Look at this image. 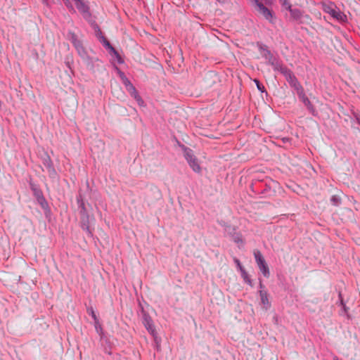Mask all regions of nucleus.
Wrapping results in <instances>:
<instances>
[{"instance_id":"1","label":"nucleus","mask_w":360,"mask_h":360,"mask_svg":"<svg viewBox=\"0 0 360 360\" xmlns=\"http://www.w3.org/2000/svg\"><path fill=\"white\" fill-rule=\"evenodd\" d=\"M259 50L262 51V56L264 58L268 64L271 65L274 70H278L283 65L275 57L266 46H260Z\"/></svg>"},{"instance_id":"2","label":"nucleus","mask_w":360,"mask_h":360,"mask_svg":"<svg viewBox=\"0 0 360 360\" xmlns=\"http://www.w3.org/2000/svg\"><path fill=\"white\" fill-rule=\"evenodd\" d=\"M278 71L285 77L290 86L296 91L302 87L292 70L286 66L283 65Z\"/></svg>"},{"instance_id":"3","label":"nucleus","mask_w":360,"mask_h":360,"mask_svg":"<svg viewBox=\"0 0 360 360\" xmlns=\"http://www.w3.org/2000/svg\"><path fill=\"white\" fill-rule=\"evenodd\" d=\"M254 256L257 264L259 270L261 271L262 274L264 275V277L269 278L270 276L269 269L261 252L258 250H255L254 251Z\"/></svg>"},{"instance_id":"4","label":"nucleus","mask_w":360,"mask_h":360,"mask_svg":"<svg viewBox=\"0 0 360 360\" xmlns=\"http://www.w3.org/2000/svg\"><path fill=\"white\" fill-rule=\"evenodd\" d=\"M184 157L193 172L196 173H200L201 172V167L198 163V159L193 155L191 149L186 148L184 150Z\"/></svg>"},{"instance_id":"5","label":"nucleus","mask_w":360,"mask_h":360,"mask_svg":"<svg viewBox=\"0 0 360 360\" xmlns=\"http://www.w3.org/2000/svg\"><path fill=\"white\" fill-rule=\"evenodd\" d=\"M254 2L257 11L259 13H261L266 20H268L270 22H272L273 15L271 11L259 0H255Z\"/></svg>"},{"instance_id":"6","label":"nucleus","mask_w":360,"mask_h":360,"mask_svg":"<svg viewBox=\"0 0 360 360\" xmlns=\"http://www.w3.org/2000/svg\"><path fill=\"white\" fill-rule=\"evenodd\" d=\"M297 94L300 98V99L302 101L304 105L307 108V109L314 114L315 109L309 99L305 95L303 87L297 91Z\"/></svg>"},{"instance_id":"7","label":"nucleus","mask_w":360,"mask_h":360,"mask_svg":"<svg viewBox=\"0 0 360 360\" xmlns=\"http://www.w3.org/2000/svg\"><path fill=\"white\" fill-rule=\"evenodd\" d=\"M143 323L144 326L146 327V328L147 329V330L152 335L155 336L156 334V331H155V328L153 323V320L151 319L150 316H148V314L143 315Z\"/></svg>"},{"instance_id":"8","label":"nucleus","mask_w":360,"mask_h":360,"mask_svg":"<svg viewBox=\"0 0 360 360\" xmlns=\"http://www.w3.org/2000/svg\"><path fill=\"white\" fill-rule=\"evenodd\" d=\"M77 8L84 17L90 15L89 6L82 0H72Z\"/></svg>"},{"instance_id":"9","label":"nucleus","mask_w":360,"mask_h":360,"mask_svg":"<svg viewBox=\"0 0 360 360\" xmlns=\"http://www.w3.org/2000/svg\"><path fill=\"white\" fill-rule=\"evenodd\" d=\"M259 293L261 299V303L263 305V307L267 310L271 307V303L268 298V292L266 290H260Z\"/></svg>"},{"instance_id":"10","label":"nucleus","mask_w":360,"mask_h":360,"mask_svg":"<svg viewBox=\"0 0 360 360\" xmlns=\"http://www.w3.org/2000/svg\"><path fill=\"white\" fill-rule=\"evenodd\" d=\"M34 195L37 200V202L43 209L48 207V202L43 195V193L39 190H34Z\"/></svg>"},{"instance_id":"11","label":"nucleus","mask_w":360,"mask_h":360,"mask_svg":"<svg viewBox=\"0 0 360 360\" xmlns=\"http://www.w3.org/2000/svg\"><path fill=\"white\" fill-rule=\"evenodd\" d=\"M44 165L47 168L49 173H55V169L53 168V162L49 155H47L46 158H44Z\"/></svg>"},{"instance_id":"12","label":"nucleus","mask_w":360,"mask_h":360,"mask_svg":"<svg viewBox=\"0 0 360 360\" xmlns=\"http://www.w3.org/2000/svg\"><path fill=\"white\" fill-rule=\"evenodd\" d=\"M100 41L103 44V45L105 47L110 49V51L113 52L115 54L118 56V53L116 51V50L111 46L110 42L108 41V39L104 36H101Z\"/></svg>"},{"instance_id":"13","label":"nucleus","mask_w":360,"mask_h":360,"mask_svg":"<svg viewBox=\"0 0 360 360\" xmlns=\"http://www.w3.org/2000/svg\"><path fill=\"white\" fill-rule=\"evenodd\" d=\"M240 271L241 273V276L243 278L244 281L245 283H247L248 285H250V286H252V280L250 278L245 269H243L242 270H240Z\"/></svg>"},{"instance_id":"14","label":"nucleus","mask_w":360,"mask_h":360,"mask_svg":"<svg viewBox=\"0 0 360 360\" xmlns=\"http://www.w3.org/2000/svg\"><path fill=\"white\" fill-rule=\"evenodd\" d=\"M289 11L290 12L291 16L295 20H298V19H300L302 17V13H301V11L299 9H297V8L292 9V8H290V10H289Z\"/></svg>"},{"instance_id":"15","label":"nucleus","mask_w":360,"mask_h":360,"mask_svg":"<svg viewBox=\"0 0 360 360\" xmlns=\"http://www.w3.org/2000/svg\"><path fill=\"white\" fill-rule=\"evenodd\" d=\"M80 208H81L80 214L82 216V220L84 221L85 219H87L88 215H87V213H86V210L84 203L83 202H81Z\"/></svg>"},{"instance_id":"16","label":"nucleus","mask_w":360,"mask_h":360,"mask_svg":"<svg viewBox=\"0 0 360 360\" xmlns=\"http://www.w3.org/2000/svg\"><path fill=\"white\" fill-rule=\"evenodd\" d=\"M127 91L131 94V96H133L134 98H135V96H139L138 91H136V89L134 85H130V87H128Z\"/></svg>"},{"instance_id":"17","label":"nucleus","mask_w":360,"mask_h":360,"mask_svg":"<svg viewBox=\"0 0 360 360\" xmlns=\"http://www.w3.org/2000/svg\"><path fill=\"white\" fill-rule=\"evenodd\" d=\"M76 50L77 51L78 54L82 58H85L86 57V50H85V49H84V47L83 46H81V47H77V49H76Z\"/></svg>"},{"instance_id":"18","label":"nucleus","mask_w":360,"mask_h":360,"mask_svg":"<svg viewBox=\"0 0 360 360\" xmlns=\"http://www.w3.org/2000/svg\"><path fill=\"white\" fill-rule=\"evenodd\" d=\"M88 313L91 316L93 319L95 321V323L98 324V319L97 318V316L96 315V313L92 307L87 309Z\"/></svg>"},{"instance_id":"19","label":"nucleus","mask_w":360,"mask_h":360,"mask_svg":"<svg viewBox=\"0 0 360 360\" xmlns=\"http://www.w3.org/2000/svg\"><path fill=\"white\" fill-rule=\"evenodd\" d=\"M68 39L72 44L78 40L77 35L72 32H68Z\"/></svg>"},{"instance_id":"20","label":"nucleus","mask_w":360,"mask_h":360,"mask_svg":"<svg viewBox=\"0 0 360 360\" xmlns=\"http://www.w3.org/2000/svg\"><path fill=\"white\" fill-rule=\"evenodd\" d=\"M254 82L255 83L257 87V89L259 91H260L261 92H264L265 91V88L264 86L259 82V81L257 79H254Z\"/></svg>"},{"instance_id":"21","label":"nucleus","mask_w":360,"mask_h":360,"mask_svg":"<svg viewBox=\"0 0 360 360\" xmlns=\"http://www.w3.org/2000/svg\"><path fill=\"white\" fill-rule=\"evenodd\" d=\"M338 296H339V299H340V304L342 307L344 312L347 313V307H346L345 304L344 303V300H343V298L342 297V294L340 292H339Z\"/></svg>"},{"instance_id":"22","label":"nucleus","mask_w":360,"mask_h":360,"mask_svg":"<svg viewBox=\"0 0 360 360\" xmlns=\"http://www.w3.org/2000/svg\"><path fill=\"white\" fill-rule=\"evenodd\" d=\"M279 1L283 6H284L288 10H290L291 4L288 0H279Z\"/></svg>"},{"instance_id":"23","label":"nucleus","mask_w":360,"mask_h":360,"mask_svg":"<svg viewBox=\"0 0 360 360\" xmlns=\"http://www.w3.org/2000/svg\"><path fill=\"white\" fill-rule=\"evenodd\" d=\"M332 203L337 206L340 203V198L337 195H333L330 198Z\"/></svg>"},{"instance_id":"24","label":"nucleus","mask_w":360,"mask_h":360,"mask_svg":"<svg viewBox=\"0 0 360 360\" xmlns=\"http://www.w3.org/2000/svg\"><path fill=\"white\" fill-rule=\"evenodd\" d=\"M123 82H124V84H125L127 90H128V87H130V85H133L131 83V82L126 77H124Z\"/></svg>"},{"instance_id":"25","label":"nucleus","mask_w":360,"mask_h":360,"mask_svg":"<svg viewBox=\"0 0 360 360\" xmlns=\"http://www.w3.org/2000/svg\"><path fill=\"white\" fill-rule=\"evenodd\" d=\"M139 103V105H143V99L141 98V97L140 96H135V98H134Z\"/></svg>"},{"instance_id":"26","label":"nucleus","mask_w":360,"mask_h":360,"mask_svg":"<svg viewBox=\"0 0 360 360\" xmlns=\"http://www.w3.org/2000/svg\"><path fill=\"white\" fill-rule=\"evenodd\" d=\"M234 261H235L236 264H237V266L239 270H242L243 269H244V267L241 265L239 259H235Z\"/></svg>"},{"instance_id":"27","label":"nucleus","mask_w":360,"mask_h":360,"mask_svg":"<svg viewBox=\"0 0 360 360\" xmlns=\"http://www.w3.org/2000/svg\"><path fill=\"white\" fill-rule=\"evenodd\" d=\"M96 32L97 37L100 40L101 39V36H103V33H102V32H101V30H100L99 27H97V30H96Z\"/></svg>"},{"instance_id":"28","label":"nucleus","mask_w":360,"mask_h":360,"mask_svg":"<svg viewBox=\"0 0 360 360\" xmlns=\"http://www.w3.org/2000/svg\"><path fill=\"white\" fill-rule=\"evenodd\" d=\"M72 44L74 45L75 49H77V47L82 46V44L81 41H79V39L77 41H75V43H73Z\"/></svg>"},{"instance_id":"29","label":"nucleus","mask_w":360,"mask_h":360,"mask_svg":"<svg viewBox=\"0 0 360 360\" xmlns=\"http://www.w3.org/2000/svg\"><path fill=\"white\" fill-rule=\"evenodd\" d=\"M95 328H96L97 333H102V327L99 323L98 324L95 323Z\"/></svg>"},{"instance_id":"30","label":"nucleus","mask_w":360,"mask_h":360,"mask_svg":"<svg viewBox=\"0 0 360 360\" xmlns=\"http://www.w3.org/2000/svg\"><path fill=\"white\" fill-rule=\"evenodd\" d=\"M63 1V3L65 4V5L68 7V8H72V5L70 4V1L69 0H62Z\"/></svg>"},{"instance_id":"31","label":"nucleus","mask_w":360,"mask_h":360,"mask_svg":"<svg viewBox=\"0 0 360 360\" xmlns=\"http://www.w3.org/2000/svg\"><path fill=\"white\" fill-rule=\"evenodd\" d=\"M234 241L237 243H243V240L240 236H236L234 238Z\"/></svg>"},{"instance_id":"32","label":"nucleus","mask_w":360,"mask_h":360,"mask_svg":"<svg viewBox=\"0 0 360 360\" xmlns=\"http://www.w3.org/2000/svg\"><path fill=\"white\" fill-rule=\"evenodd\" d=\"M82 227L83 229L89 230V226L85 223H83V224L82 225Z\"/></svg>"},{"instance_id":"33","label":"nucleus","mask_w":360,"mask_h":360,"mask_svg":"<svg viewBox=\"0 0 360 360\" xmlns=\"http://www.w3.org/2000/svg\"><path fill=\"white\" fill-rule=\"evenodd\" d=\"M264 285L262 284V282L260 281H259V288H261V290L264 288Z\"/></svg>"},{"instance_id":"34","label":"nucleus","mask_w":360,"mask_h":360,"mask_svg":"<svg viewBox=\"0 0 360 360\" xmlns=\"http://www.w3.org/2000/svg\"><path fill=\"white\" fill-rule=\"evenodd\" d=\"M356 122L360 125V116L356 117Z\"/></svg>"},{"instance_id":"35","label":"nucleus","mask_w":360,"mask_h":360,"mask_svg":"<svg viewBox=\"0 0 360 360\" xmlns=\"http://www.w3.org/2000/svg\"><path fill=\"white\" fill-rule=\"evenodd\" d=\"M43 4L48 5V0H42Z\"/></svg>"},{"instance_id":"36","label":"nucleus","mask_w":360,"mask_h":360,"mask_svg":"<svg viewBox=\"0 0 360 360\" xmlns=\"http://www.w3.org/2000/svg\"><path fill=\"white\" fill-rule=\"evenodd\" d=\"M119 63H122V60H120V58L118 60Z\"/></svg>"},{"instance_id":"37","label":"nucleus","mask_w":360,"mask_h":360,"mask_svg":"<svg viewBox=\"0 0 360 360\" xmlns=\"http://www.w3.org/2000/svg\"><path fill=\"white\" fill-rule=\"evenodd\" d=\"M218 1H220V0H217Z\"/></svg>"}]
</instances>
